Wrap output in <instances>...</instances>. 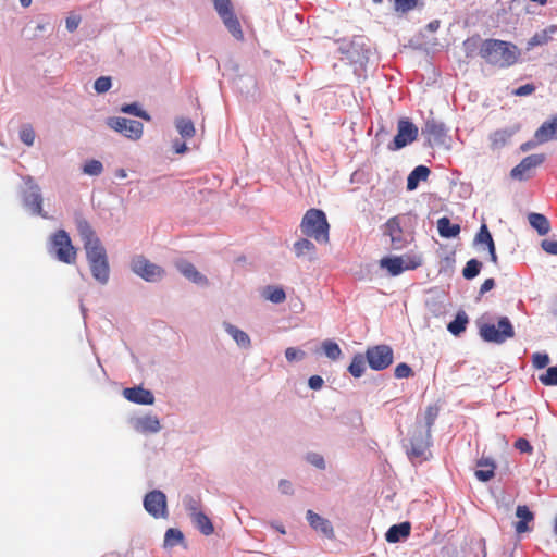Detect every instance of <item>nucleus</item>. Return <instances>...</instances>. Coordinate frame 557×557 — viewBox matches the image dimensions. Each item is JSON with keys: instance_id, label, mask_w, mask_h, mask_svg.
<instances>
[{"instance_id": "obj_1", "label": "nucleus", "mask_w": 557, "mask_h": 557, "mask_svg": "<svg viewBox=\"0 0 557 557\" xmlns=\"http://www.w3.org/2000/svg\"><path fill=\"white\" fill-rule=\"evenodd\" d=\"M479 55L494 69H508L518 63L521 51L517 45L502 39L487 38L481 41Z\"/></svg>"}, {"instance_id": "obj_2", "label": "nucleus", "mask_w": 557, "mask_h": 557, "mask_svg": "<svg viewBox=\"0 0 557 557\" xmlns=\"http://www.w3.org/2000/svg\"><path fill=\"white\" fill-rule=\"evenodd\" d=\"M299 227L304 236L314 239L318 244H329L330 224L322 210L314 208L307 210Z\"/></svg>"}, {"instance_id": "obj_3", "label": "nucleus", "mask_w": 557, "mask_h": 557, "mask_svg": "<svg viewBox=\"0 0 557 557\" xmlns=\"http://www.w3.org/2000/svg\"><path fill=\"white\" fill-rule=\"evenodd\" d=\"M214 10L222 20L224 26L237 40L244 39V33L240 22L234 13V7L231 0H212Z\"/></svg>"}, {"instance_id": "obj_4", "label": "nucleus", "mask_w": 557, "mask_h": 557, "mask_svg": "<svg viewBox=\"0 0 557 557\" xmlns=\"http://www.w3.org/2000/svg\"><path fill=\"white\" fill-rule=\"evenodd\" d=\"M480 335L485 342L504 343L508 338L515 336L513 326L507 317L499 319L497 326L495 324L485 323L480 326Z\"/></svg>"}, {"instance_id": "obj_5", "label": "nucleus", "mask_w": 557, "mask_h": 557, "mask_svg": "<svg viewBox=\"0 0 557 557\" xmlns=\"http://www.w3.org/2000/svg\"><path fill=\"white\" fill-rule=\"evenodd\" d=\"M51 247L59 261L67 264L75 262L76 249L72 245L71 238L64 230H59L52 235Z\"/></svg>"}, {"instance_id": "obj_6", "label": "nucleus", "mask_w": 557, "mask_h": 557, "mask_svg": "<svg viewBox=\"0 0 557 557\" xmlns=\"http://www.w3.org/2000/svg\"><path fill=\"white\" fill-rule=\"evenodd\" d=\"M86 255L92 276L99 283L106 284L109 280L110 269L103 246L86 250Z\"/></svg>"}, {"instance_id": "obj_7", "label": "nucleus", "mask_w": 557, "mask_h": 557, "mask_svg": "<svg viewBox=\"0 0 557 557\" xmlns=\"http://www.w3.org/2000/svg\"><path fill=\"white\" fill-rule=\"evenodd\" d=\"M369 367L375 371L388 368L394 360L393 349L388 345H375L366 350Z\"/></svg>"}, {"instance_id": "obj_8", "label": "nucleus", "mask_w": 557, "mask_h": 557, "mask_svg": "<svg viewBox=\"0 0 557 557\" xmlns=\"http://www.w3.org/2000/svg\"><path fill=\"white\" fill-rule=\"evenodd\" d=\"M431 434L429 430H422V426H417L410 437V446L407 454L411 460H425L426 453L431 444Z\"/></svg>"}, {"instance_id": "obj_9", "label": "nucleus", "mask_w": 557, "mask_h": 557, "mask_svg": "<svg viewBox=\"0 0 557 557\" xmlns=\"http://www.w3.org/2000/svg\"><path fill=\"white\" fill-rule=\"evenodd\" d=\"M131 268L135 274L147 282H157L164 275V270L160 265L150 262L143 256L134 257Z\"/></svg>"}, {"instance_id": "obj_10", "label": "nucleus", "mask_w": 557, "mask_h": 557, "mask_svg": "<svg viewBox=\"0 0 557 557\" xmlns=\"http://www.w3.org/2000/svg\"><path fill=\"white\" fill-rule=\"evenodd\" d=\"M107 124L115 132H119L133 140L139 139L143 135L144 125L141 122L136 120H128L120 116L110 117Z\"/></svg>"}, {"instance_id": "obj_11", "label": "nucleus", "mask_w": 557, "mask_h": 557, "mask_svg": "<svg viewBox=\"0 0 557 557\" xmlns=\"http://www.w3.org/2000/svg\"><path fill=\"white\" fill-rule=\"evenodd\" d=\"M418 137V127L408 119L398 121L397 134L393 141L391 149L398 150L414 141Z\"/></svg>"}, {"instance_id": "obj_12", "label": "nucleus", "mask_w": 557, "mask_h": 557, "mask_svg": "<svg viewBox=\"0 0 557 557\" xmlns=\"http://www.w3.org/2000/svg\"><path fill=\"white\" fill-rule=\"evenodd\" d=\"M144 507L154 518H165L168 515L165 494L158 490L149 492L144 498Z\"/></svg>"}, {"instance_id": "obj_13", "label": "nucleus", "mask_w": 557, "mask_h": 557, "mask_svg": "<svg viewBox=\"0 0 557 557\" xmlns=\"http://www.w3.org/2000/svg\"><path fill=\"white\" fill-rule=\"evenodd\" d=\"M23 205L30 210L33 214L48 218L42 210V196L40 187L37 184H29L27 190L23 195Z\"/></svg>"}, {"instance_id": "obj_14", "label": "nucleus", "mask_w": 557, "mask_h": 557, "mask_svg": "<svg viewBox=\"0 0 557 557\" xmlns=\"http://www.w3.org/2000/svg\"><path fill=\"white\" fill-rule=\"evenodd\" d=\"M544 160V154L528 156L511 170L510 176L515 180L524 181L530 177V172L536 166L541 165Z\"/></svg>"}, {"instance_id": "obj_15", "label": "nucleus", "mask_w": 557, "mask_h": 557, "mask_svg": "<svg viewBox=\"0 0 557 557\" xmlns=\"http://www.w3.org/2000/svg\"><path fill=\"white\" fill-rule=\"evenodd\" d=\"M123 396L135 404L152 405L154 403L153 394L140 386L124 388Z\"/></svg>"}, {"instance_id": "obj_16", "label": "nucleus", "mask_w": 557, "mask_h": 557, "mask_svg": "<svg viewBox=\"0 0 557 557\" xmlns=\"http://www.w3.org/2000/svg\"><path fill=\"white\" fill-rule=\"evenodd\" d=\"M307 520L313 530L321 532L327 539L334 537V529L327 519L319 516L312 510H308Z\"/></svg>"}, {"instance_id": "obj_17", "label": "nucleus", "mask_w": 557, "mask_h": 557, "mask_svg": "<svg viewBox=\"0 0 557 557\" xmlns=\"http://www.w3.org/2000/svg\"><path fill=\"white\" fill-rule=\"evenodd\" d=\"M385 234L391 237V245L394 249H400L405 245V240L403 238V230L400 227V223L398 218H391L385 223Z\"/></svg>"}, {"instance_id": "obj_18", "label": "nucleus", "mask_w": 557, "mask_h": 557, "mask_svg": "<svg viewBox=\"0 0 557 557\" xmlns=\"http://www.w3.org/2000/svg\"><path fill=\"white\" fill-rule=\"evenodd\" d=\"M77 230L84 242L85 250L102 246L100 239L96 236L92 227L86 220L77 221Z\"/></svg>"}, {"instance_id": "obj_19", "label": "nucleus", "mask_w": 557, "mask_h": 557, "mask_svg": "<svg viewBox=\"0 0 557 557\" xmlns=\"http://www.w3.org/2000/svg\"><path fill=\"white\" fill-rule=\"evenodd\" d=\"M422 134L430 144L442 143L445 136V128L443 124L437 123L434 120H428L422 129Z\"/></svg>"}, {"instance_id": "obj_20", "label": "nucleus", "mask_w": 557, "mask_h": 557, "mask_svg": "<svg viewBox=\"0 0 557 557\" xmlns=\"http://www.w3.org/2000/svg\"><path fill=\"white\" fill-rule=\"evenodd\" d=\"M535 140L539 144L549 141L557 138V119L544 122L534 134Z\"/></svg>"}, {"instance_id": "obj_21", "label": "nucleus", "mask_w": 557, "mask_h": 557, "mask_svg": "<svg viewBox=\"0 0 557 557\" xmlns=\"http://www.w3.org/2000/svg\"><path fill=\"white\" fill-rule=\"evenodd\" d=\"M410 531L411 524L408 521L394 524L387 530L385 539L388 543H397L403 539H407L410 535Z\"/></svg>"}, {"instance_id": "obj_22", "label": "nucleus", "mask_w": 557, "mask_h": 557, "mask_svg": "<svg viewBox=\"0 0 557 557\" xmlns=\"http://www.w3.org/2000/svg\"><path fill=\"white\" fill-rule=\"evenodd\" d=\"M516 516L520 519L515 524V530L518 534H522L530 531L528 523L534 520L533 512L525 505H519L516 509Z\"/></svg>"}, {"instance_id": "obj_23", "label": "nucleus", "mask_w": 557, "mask_h": 557, "mask_svg": "<svg viewBox=\"0 0 557 557\" xmlns=\"http://www.w3.org/2000/svg\"><path fill=\"white\" fill-rule=\"evenodd\" d=\"M475 243L486 245L487 249H488L490 257H491V261L493 263H497V255H496V250H495V244H494L493 237H492L486 224L481 225V227L475 236Z\"/></svg>"}, {"instance_id": "obj_24", "label": "nucleus", "mask_w": 557, "mask_h": 557, "mask_svg": "<svg viewBox=\"0 0 557 557\" xmlns=\"http://www.w3.org/2000/svg\"><path fill=\"white\" fill-rule=\"evenodd\" d=\"M557 30L556 26H549L548 28L536 32L527 44V49H533L537 46L547 45L552 40V35Z\"/></svg>"}, {"instance_id": "obj_25", "label": "nucleus", "mask_w": 557, "mask_h": 557, "mask_svg": "<svg viewBox=\"0 0 557 557\" xmlns=\"http://www.w3.org/2000/svg\"><path fill=\"white\" fill-rule=\"evenodd\" d=\"M294 251L298 258L308 256L312 260L314 259L317 248L309 237H304L294 243Z\"/></svg>"}, {"instance_id": "obj_26", "label": "nucleus", "mask_w": 557, "mask_h": 557, "mask_svg": "<svg viewBox=\"0 0 557 557\" xmlns=\"http://www.w3.org/2000/svg\"><path fill=\"white\" fill-rule=\"evenodd\" d=\"M437 230L442 237L453 238L459 235L460 225L451 223L447 216H442L437 220Z\"/></svg>"}, {"instance_id": "obj_27", "label": "nucleus", "mask_w": 557, "mask_h": 557, "mask_svg": "<svg viewBox=\"0 0 557 557\" xmlns=\"http://www.w3.org/2000/svg\"><path fill=\"white\" fill-rule=\"evenodd\" d=\"M431 171L425 165H418L407 177V189L414 190L420 181H426Z\"/></svg>"}, {"instance_id": "obj_28", "label": "nucleus", "mask_w": 557, "mask_h": 557, "mask_svg": "<svg viewBox=\"0 0 557 557\" xmlns=\"http://www.w3.org/2000/svg\"><path fill=\"white\" fill-rule=\"evenodd\" d=\"M178 270L185 277L196 284L206 285L208 283L207 277L198 272L194 264L189 262H183L178 264Z\"/></svg>"}, {"instance_id": "obj_29", "label": "nucleus", "mask_w": 557, "mask_h": 557, "mask_svg": "<svg viewBox=\"0 0 557 557\" xmlns=\"http://www.w3.org/2000/svg\"><path fill=\"white\" fill-rule=\"evenodd\" d=\"M528 220L530 225L542 236L548 234L550 231V223L548 219L541 213H530Z\"/></svg>"}, {"instance_id": "obj_30", "label": "nucleus", "mask_w": 557, "mask_h": 557, "mask_svg": "<svg viewBox=\"0 0 557 557\" xmlns=\"http://www.w3.org/2000/svg\"><path fill=\"white\" fill-rule=\"evenodd\" d=\"M478 467H480V469L475 470L474 473L478 480L487 482L494 476L496 466L493 461L481 459L478 462Z\"/></svg>"}, {"instance_id": "obj_31", "label": "nucleus", "mask_w": 557, "mask_h": 557, "mask_svg": "<svg viewBox=\"0 0 557 557\" xmlns=\"http://www.w3.org/2000/svg\"><path fill=\"white\" fill-rule=\"evenodd\" d=\"M380 263L381 267L385 268L393 276L399 275L405 270L403 257H386L383 258Z\"/></svg>"}, {"instance_id": "obj_32", "label": "nucleus", "mask_w": 557, "mask_h": 557, "mask_svg": "<svg viewBox=\"0 0 557 557\" xmlns=\"http://www.w3.org/2000/svg\"><path fill=\"white\" fill-rule=\"evenodd\" d=\"M191 520L196 528L205 535H210L214 532L213 524L209 517L202 511L195 513Z\"/></svg>"}, {"instance_id": "obj_33", "label": "nucleus", "mask_w": 557, "mask_h": 557, "mask_svg": "<svg viewBox=\"0 0 557 557\" xmlns=\"http://www.w3.org/2000/svg\"><path fill=\"white\" fill-rule=\"evenodd\" d=\"M160 428V422L157 417L146 416L137 421V429L143 433H156Z\"/></svg>"}, {"instance_id": "obj_34", "label": "nucleus", "mask_w": 557, "mask_h": 557, "mask_svg": "<svg viewBox=\"0 0 557 557\" xmlns=\"http://www.w3.org/2000/svg\"><path fill=\"white\" fill-rule=\"evenodd\" d=\"M224 327L239 346L245 348L250 346V338L246 332L239 330L238 327L230 323H225Z\"/></svg>"}, {"instance_id": "obj_35", "label": "nucleus", "mask_w": 557, "mask_h": 557, "mask_svg": "<svg viewBox=\"0 0 557 557\" xmlns=\"http://www.w3.org/2000/svg\"><path fill=\"white\" fill-rule=\"evenodd\" d=\"M468 321L466 312L460 311L457 313L456 318L449 322L447 329L453 335L458 336L466 330Z\"/></svg>"}, {"instance_id": "obj_36", "label": "nucleus", "mask_w": 557, "mask_h": 557, "mask_svg": "<svg viewBox=\"0 0 557 557\" xmlns=\"http://www.w3.org/2000/svg\"><path fill=\"white\" fill-rule=\"evenodd\" d=\"M175 126L184 138H191L195 135V126L190 119L180 117L175 121Z\"/></svg>"}, {"instance_id": "obj_37", "label": "nucleus", "mask_w": 557, "mask_h": 557, "mask_svg": "<svg viewBox=\"0 0 557 557\" xmlns=\"http://www.w3.org/2000/svg\"><path fill=\"white\" fill-rule=\"evenodd\" d=\"M366 370L364 357L361 354H357L352 357V360L348 367L349 373L354 377H360Z\"/></svg>"}, {"instance_id": "obj_38", "label": "nucleus", "mask_w": 557, "mask_h": 557, "mask_svg": "<svg viewBox=\"0 0 557 557\" xmlns=\"http://www.w3.org/2000/svg\"><path fill=\"white\" fill-rule=\"evenodd\" d=\"M322 349L325 356L331 360H337L342 356V349L338 344L332 339L323 341Z\"/></svg>"}, {"instance_id": "obj_39", "label": "nucleus", "mask_w": 557, "mask_h": 557, "mask_svg": "<svg viewBox=\"0 0 557 557\" xmlns=\"http://www.w3.org/2000/svg\"><path fill=\"white\" fill-rule=\"evenodd\" d=\"M263 296L265 299L272 301L273 304H281L285 300L286 295L283 288L275 286H268L263 292Z\"/></svg>"}, {"instance_id": "obj_40", "label": "nucleus", "mask_w": 557, "mask_h": 557, "mask_svg": "<svg viewBox=\"0 0 557 557\" xmlns=\"http://www.w3.org/2000/svg\"><path fill=\"white\" fill-rule=\"evenodd\" d=\"M509 137H510V134L506 131L494 132L490 137L491 148L493 150L500 149L502 147H504L507 144Z\"/></svg>"}, {"instance_id": "obj_41", "label": "nucleus", "mask_w": 557, "mask_h": 557, "mask_svg": "<svg viewBox=\"0 0 557 557\" xmlns=\"http://www.w3.org/2000/svg\"><path fill=\"white\" fill-rule=\"evenodd\" d=\"M482 263L476 259H471L466 263L462 275L467 280L474 278L481 271Z\"/></svg>"}, {"instance_id": "obj_42", "label": "nucleus", "mask_w": 557, "mask_h": 557, "mask_svg": "<svg viewBox=\"0 0 557 557\" xmlns=\"http://www.w3.org/2000/svg\"><path fill=\"white\" fill-rule=\"evenodd\" d=\"M183 533L178 529H169L164 535V544L166 546H175L183 542Z\"/></svg>"}, {"instance_id": "obj_43", "label": "nucleus", "mask_w": 557, "mask_h": 557, "mask_svg": "<svg viewBox=\"0 0 557 557\" xmlns=\"http://www.w3.org/2000/svg\"><path fill=\"white\" fill-rule=\"evenodd\" d=\"M540 382L545 386L557 385V366L550 367L539 377Z\"/></svg>"}, {"instance_id": "obj_44", "label": "nucleus", "mask_w": 557, "mask_h": 557, "mask_svg": "<svg viewBox=\"0 0 557 557\" xmlns=\"http://www.w3.org/2000/svg\"><path fill=\"white\" fill-rule=\"evenodd\" d=\"M103 165L98 160H89L84 164L83 172L91 176H98L102 173Z\"/></svg>"}, {"instance_id": "obj_45", "label": "nucleus", "mask_w": 557, "mask_h": 557, "mask_svg": "<svg viewBox=\"0 0 557 557\" xmlns=\"http://www.w3.org/2000/svg\"><path fill=\"white\" fill-rule=\"evenodd\" d=\"M418 1L419 0H395L394 9L397 12L407 13L417 7Z\"/></svg>"}, {"instance_id": "obj_46", "label": "nucleus", "mask_w": 557, "mask_h": 557, "mask_svg": "<svg viewBox=\"0 0 557 557\" xmlns=\"http://www.w3.org/2000/svg\"><path fill=\"white\" fill-rule=\"evenodd\" d=\"M20 139L27 146H32L35 140V132L30 125H25L20 131Z\"/></svg>"}, {"instance_id": "obj_47", "label": "nucleus", "mask_w": 557, "mask_h": 557, "mask_svg": "<svg viewBox=\"0 0 557 557\" xmlns=\"http://www.w3.org/2000/svg\"><path fill=\"white\" fill-rule=\"evenodd\" d=\"M184 506L189 513L190 518L195 516V513L200 512V502L195 499L191 496H188L184 499Z\"/></svg>"}, {"instance_id": "obj_48", "label": "nucleus", "mask_w": 557, "mask_h": 557, "mask_svg": "<svg viewBox=\"0 0 557 557\" xmlns=\"http://www.w3.org/2000/svg\"><path fill=\"white\" fill-rule=\"evenodd\" d=\"M111 85L109 76H101L95 81L94 88L98 94H103L111 88Z\"/></svg>"}, {"instance_id": "obj_49", "label": "nucleus", "mask_w": 557, "mask_h": 557, "mask_svg": "<svg viewBox=\"0 0 557 557\" xmlns=\"http://www.w3.org/2000/svg\"><path fill=\"white\" fill-rule=\"evenodd\" d=\"M394 375L397 379H407L413 375V371L407 363L401 362L396 366Z\"/></svg>"}, {"instance_id": "obj_50", "label": "nucleus", "mask_w": 557, "mask_h": 557, "mask_svg": "<svg viewBox=\"0 0 557 557\" xmlns=\"http://www.w3.org/2000/svg\"><path fill=\"white\" fill-rule=\"evenodd\" d=\"M122 111L125 113H129V114H133V115H136L139 117H143L145 120H150V116L145 111L140 110V108L136 103H131V104L124 106L122 108Z\"/></svg>"}, {"instance_id": "obj_51", "label": "nucleus", "mask_w": 557, "mask_h": 557, "mask_svg": "<svg viewBox=\"0 0 557 557\" xmlns=\"http://www.w3.org/2000/svg\"><path fill=\"white\" fill-rule=\"evenodd\" d=\"M533 366L537 369H543L549 363V357L547 354L535 352L532 356Z\"/></svg>"}, {"instance_id": "obj_52", "label": "nucleus", "mask_w": 557, "mask_h": 557, "mask_svg": "<svg viewBox=\"0 0 557 557\" xmlns=\"http://www.w3.org/2000/svg\"><path fill=\"white\" fill-rule=\"evenodd\" d=\"M436 417L437 410L432 407H429L425 411V426H422V430H429V433L431 434V428L433 426Z\"/></svg>"}, {"instance_id": "obj_53", "label": "nucleus", "mask_w": 557, "mask_h": 557, "mask_svg": "<svg viewBox=\"0 0 557 557\" xmlns=\"http://www.w3.org/2000/svg\"><path fill=\"white\" fill-rule=\"evenodd\" d=\"M285 357L289 362H292L295 360H301L305 357V352L300 349L288 347L285 350Z\"/></svg>"}, {"instance_id": "obj_54", "label": "nucleus", "mask_w": 557, "mask_h": 557, "mask_svg": "<svg viewBox=\"0 0 557 557\" xmlns=\"http://www.w3.org/2000/svg\"><path fill=\"white\" fill-rule=\"evenodd\" d=\"M541 247L549 255H557V240L544 239L541 243Z\"/></svg>"}, {"instance_id": "obj_55", "label": "nucleus", "mask_w": 557, "mask_h": 557, "mask_svg": "<svg viewBox=\"0 0 557 557\" xmlns=\"http://www.w3.org/2000/svg\"><path fill=\"white\" fill-rule=\"evenodd\" d=\"M422 261L420 257H407L404 260L405 270H414L421 265Z\"/></svg>"}, {"instance_id": "obj_56", "label": "nucleus", "mask_w": 557, "mask_h": 557, "mask_svg": "<svg viewBox=\"0 0 557 557\" xmlns=\"http://www.w3.org/2000/svg\"><path fill=\"white\" fill-rule=\"evenodd\" d=\"M515 447L520 450L521 453H528L531 454L533 448L528 440L525 438H518L515 443Z\"/></svg>"}, {"instance_id": "obj_57", "label": "nucleus", "mask_w": 557, "mask_h": 557, "mask_svg": "<svg viewBox=\"0 0 557 557\" xmlns=\"http://www.w3.org/2000/svg\"><path fill=\"white\" fill-rule=\"evenodd\" d=\"M535 86L533 84H525L513 90V95L522 97L534 92Z\"/></svg>"}, {"instance_id": "obj_58", "label": "nucleus", "mask_w": 557, "mask_h": 557, "mask_svg": "<svg viewBox=\"0 0 557 557\" xmlns=\"http://www.w3.org/2000/svg\"><path fill=\"white\" fill-rule=\"evenodd\" d=\"M308 461L319 469H324L325 462L322 456L318 454H310L307 457Z\"/></svg>"}, {"instance_id": "obj_59", "label": "nucleus", "mask_w": 557, "mask_h": 557, "mask_svg": "<svg viewBox=\"0 0 557 557\" xmlns=\"http://www.w3.org/2000/svg\"><path fill=\"white\" fill-rule=\"evenodd\" d=\"M81 23V17L77 15H71L66 18V28L69 32H74Z\"/></svg>"}, {"instance_id": "obj_60", "label": "nucleus", "mask_w": 557, "mask_h": 557, "mask_svg": "<svg viewBox=\"0 0 557 557\" xmlns=\"http://www.w3.org/2000/svg\"><path fill=\"white\" fill-rule=\"evenodd\" d=\"M323 379L320 375H312L310 376L308 384L311 389H320L323 386Z\"/></svg>"}, {"instance_id": "obj_61", "label": "nucleus", "mask_w": 557, "mask_h": 557, "mask_svg": "<svg viewBox=\"0 0 557 557\" xmlns=\"http://www.w3.org/2000/svg\"><path fill=\"white\" fill-rule=\"evenodd\" d=\"M495 286L494 278H486L480 287V294H485Z\"/></svg>"}, {"instance_id": "obj_62", "label": "nucleus", "mask_w": 557, "mask_h": 557, "mask_svg": "<svg viewBox=\"0 0 557 557\" xmlns=\"http://www.w3.org/2000/svg\"><path fill=\"white\" fill-rule=\"evenodd\" d=\"M278 486L283 494H290L293 492L292 483L287 480H281Z\"/></svg>"}, {"instance_id": "obj_63", "label": "nucleus", "mask_w": 557, "mask_h": 557, "mask_svg": "<svg viewBox=\"0 0 557 557\" xmlns=\"http://www.w3.org/2000/svg\"><path fill=\"white\" fill-rule=\"evenodd\" d=\"M173 150L176 152V153H184L186 150H187V146L185 143L183 141H180V140H175L173 143Z\"/></svg>"}, {"instance_id": "obj_64", "label": "nucleus", "mask_w": 557, "mask_h": 557, "mask_svg": "<svg viewBox=\"0 0 557 557\" xmlns=\"http://www.w3.org/2000/svg\"><path fill=\"white\" fill-rule=\"evenodd\" d=\"M535 144H537L536 141H528V143H524L521 145V150L522 151H528L529 149H531L532 147L535 146Z\"/></svg>"}]
</instances>
